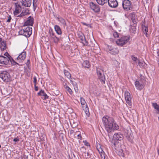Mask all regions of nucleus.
Segmentation results:
<instances>
[{
    "mask_svg": "<svg viewBox=\"0 0 159 159\" xmlns=\"http://www.w3.org/2000/svg\"><path fill=\"white\" fill-rule=\"evenodd\" d=\"M102 121L105 129L108 133L118 130L119 129L118 125L112 117L107 116H104L102 117Z\"/></svg>",
    "mask_w": 159,
    "mask_h": 159,
    "instance_id": "obj_1",
    "label": "nucleus"
},
{
    "mask_svg": "<svg viewBox=\"0 0 159 159\" xmlns=\"http://www.w3.org/2000/svg\"><path fill=\"white\" fill-rule=\"evenodd\" d=\"M23 29L19 31L20 35H23L26 37H29L32 34V28L29 26H23Z\"/></svg>",
    "mask_w": 159,
    "mask_h": 159,
    "instance_id": "obj_2",
    "label": "nucleus"
},
{
    "mask_svg": "<svg viewBox=\"0 0 159 159\" xmlns=\"http://www.w3.org/2000/svg\"><path fill=\"white\" fill-rule=\"evenodd\" d=\"M96 70L98 79L101 82L102 84H105L106 79L103 68L101 67H99L97 68Z\"/></svg>",
    "mask_w": 159,
    "mask_h": 159,
    "instance_id": "obj_3",
    "label": "nucleus"
},
{
    "mask_svg": "<svg viewBox=\"0 0 159 159\" xmlns=\"http://www.w3.org/2000/svg\"><path fill=\"white\" fill-rule=\"evenodd\" d=\"M129 39V36H122L116 41V43L119 46H122L128 42Z\"/></svg>",
    "mask_w": 159,
    "mask_h": 159,
    "instance_id": "obj_4",
    "label": "nucleus"
},
{
    "mask_svg": "<svg viewBox=\"0 0 159 159\" xmlns=\"http://www.w3.org/2000/svg\"><path fill=\"white\" fill-rule=\"evenodd\" d=\"M80 101L82 107L86 116H89L90 115L89 108L85 100L82 97L80 98Z\"/></svg>",
    "mask_w": 159,
    "mask_h": 159,
    "instance_id": "obj_5",
    "label": "nucleus"
},
{
    "mask_svg": "<svg viewBox=\"0 0 159 159\" xmlns=\"http://www.w3.org/2000/svg\"><path fill=\"white\" fill-rule=\"evenodd\" d=\"M145 83V80L141 78L137 80L135 82V85L136 89L139 90L142 89L144 86Z\"/></svg>",
    "mask_w": 159,
    "mask_h": 159,
    "instance_id": "obj_6",
    "label": "nucleus"
},
{
    "mask_svg": "<svg viewBox=\"0 0 159 159\" xmlns=\"http://www.w3.org/2000/svg\"><path fill=\"white\" fill-rule=\"evenodd\" d=\"M0 77L5 82H8L10 80L9 74L6 71H2L0 75Z\"/></svg>",
    "mask_w": 159,
    "mask_h": 159,
    "instance_id": "obj_7",
    "label": "nucleus"
},
{
    "mask_svg": "<svg viewBox=\"0 0 159 159\" xmlns=\"http://www.w3.org/2000/svg\"><path fill=\"white\" fill-rule=\"evenodd\" d=\"M131 2L129 0H124L122 1V5L124 10L126 11L129 10L131 8Z\"/></svg>",
    "mask_w": 159,
    "mask_h": 159,
    "instance_id": "obj_8",
    "label": "nucleus"
},
{
    "mask_svg": "<svg viewBox=\"0 0 159 159\" xmlns=\"http://www.w3.org/2000/svg\"><path fill=\"white\" fill-rule=\"evenodd\" d=\"M125 96L126 103L129 106H132L131 98L130 93L127 91H125Z\"/></svg>",
    "mask_w": 159,
    "mask_h": 159,
    "instance_id": "obj_9",
    "label": "nucleus"
},
{
    "mask_svg": "<svg viewBox=\"0 0 159 159\" xmlns=\"http://www.w3.org/2000/svg\"><path fill=\"white\" fill-rule=\"evenodd\" d=\"M90 8L95 12H99L100 11V7L98 5L94 3L93 2H91L89 4Z\"/></svg>",
    "mask_w": 159,
    "mask_h": 159,
    "instance_id": "obj_10",
    "label": "nucleus"
},
{
    "mask_svg": "<svg viewBox=\"0 0 159 159\" xmlns=\"http://www.w3.org/2000/svg\"><path fill=\"white\" fill-rule=\"evenodd\" d=\"M26 56V52H23L18 56L16 60L18 62H22L25 59Z\"/></svg>",
    "mask_w": 159,
    "mask_h": 159,
    "instance_id": "obj_11",
    "label": "nucleus"
},
{
    "mask_svg": "<svg viewBox=\"0 0 159 159\" xmlns=\"http://www.w3.org/2000/svg\"><path fill=\"white\" fill-rule=\"evenodd\" d=\"M79 38L81 41V43L84 45L87 46L88 44V42L85 39V37L84 34L80 33L78 34Z\"/></svg>",
    "mask_w": 159,
    "mask_h": 159,
    "instance_id": "obj_12",
    "label": "nucleus"
},
{
    "mask_svg": "<svg viewBox=\"0 0 159 159\" xmlns=\"http://www.w3.org/2000/svg\"><path fill=\"white\" fill-rule=\"evenodd\" d=\"M15 11H14V14L15 15H18L21 11V6L18 3H15Z\"/></svg>",
    "mask_w": 159,
    "mask_h": 159,
    "instance_id": "obj_13",
    "label": "nucleus"
},
{
    "mask_svg": "<svg viewBox=\"0 0 159 159\" xmlns=\"http://www.w3.org/2000/svg\"><path fill=\"white\" fill-rule=\"evenodd\" d=\"M108 4L111 7L115 8L118 5V3L116 0H108Z\"/></svg>",
    "mask_w": 159,
    "mask_h": 159,
    "instance_id": "obj_14",
    "label": "nucleus"
},
{
    "mask_svg": "<svg viewBox=\"0 0 159 159\" xmlns=\"http://www.w3.org/2000/svg\"><path fill=\"white\" fill-rule=\"evenodd\" d=\"M9 58L3 56H0V63L2 64L7 65L9 63Z\"/></svg>",
    "mask_w": 159,
    "mask_h": 159,
    "instance_id": "obj_15",
    "label": "nucleus"
},
{
    "mask_svg": "<svg viewBox=\"0 0 159 159\" xmlns=\"http://www.w3.org/2000/svg\"><path fill=\"white\" fill-rule=\"evenodd\" d=\"M34 24V19L31 16H29L27 21L25 22L23 26H27V25L32 26Z\"/></svg>",
    "mask_w": 159,
    "mask_h": 159,
    "instance_id": "obj_16",
    "label": "nucleus"
},
{
    "mask_svg": "<svg viewBox=\"0 0 159 159\" xmlns=\"http://www.w3.org/2000/svg\"><path fill=\"white\" fill-rule=\"evenodd\" d=\"M49 33L50 36L54 42L55 43H57L59 40V39L56 36L52 29L49 30Z\"/></svg>",
    "mask_w": 159,
    "mask_h": 159,
    "instance_id": "obj_17",
    "label": "nucleus"
},
{
    "mask_svg": "<svg viewBox=\"0 0 159 159\" xmlns=\"http://www.w3.org/2000/svg\"><path fill=\"white\" fill-rule=\"evenodd\" d=\"M97 149L100 154L102 159H105V154L103 150V147L101 146L99 147H98Z\"/></svg>",
    "mask_w": 159,
    "mask_h": 159,
    "instance_id": "obj_18",
    "label": "nucleus"
},
{
    "mask_svg": "<svg viewBox=\"0 0 159 159\" xmlns=\"http://www.w3.org/2000/svg\"><path fill=\"white\" fill-rule=\"evenodd\" d=\"M123 135L120 133L115 134L113 136V139L115 140H121L123 139Z\"/></svg>",
    "mask_w": 159,
    "mask_h": 159,
    "instance_id": "obj_19",
    "label": "nucleus"
},
{
    "mask_svg": "<svg viewBox=\"0 0 159 159\" xmlns=\"http://www.w3.org/2000/svg\"><path fill=\"white\" fill-rule=\"evenodd\" d=\"M22 5L26 7H30L31 4V0H22Z\"/></svg>",
    "mask_w": 159,
    "mask_h": 159,
    "instance_id": "obj_20",
    "label": "nucleus"
},
{
    "mask_svg": "<svg viewBox=\"0 0 159 159\" xmlns=\"http://www.w3.org/2000/svg\"><path fill=\"white\" fill-rule=\"evenodd\" d=\"M38 95L42 96L43 97H42V98L43 100H46L48 98V96L47 94L44 92L43 90H41L40 92L38 93Z\"/></svg>",
    "mask_w": 159,
    "mask_h": 159,
    "instance_id": "obj_21",
    "label": "nucleus"
},
{
    "mask_svg": "<svg viewBox=\"0 0 159 159\" xmlns=\"http://www.w3.org/2000/svg\"><path fill=\"white\" fill-rule=\"evenodd\" d=\"M109 48V51H110V53L113 54H118L119 52V50L117 48Z\"/></svg>",
    "mask_w": 159,
    "mask_h": 159,
    "instance_id": "obj_22",
    "label": "nucleus"
},
{
    "mask_svg": "<svg viewBox=\"0 0 159 159\" xmlns=\"http://www.w3.org/2000/svg\"><path fill=\"white\" fill-rule=\"evenodd\" d=\"M54 29L57 33L58 35H61L62 34L61 31L60 27L57 25L54 26Z\"/></svg>",
    "mask_w": 159,
    "mask_h": 159,
    "instance_id": "obj_23",
    "label": "nucleus"
},
{
    "mask_svg": "<svg viewBox=\"0 0 159 159\" xmlns=\"http://www.w3.org/2000/svg\"><path fill=\"white\" fill-rule=\"evenodd\" d=\"M6 42L5 41H3L0 43V48L2 51H3L6 49Z\"/></svg>",
    "mask_w": 159,
    "mask_h": 159,
    "instance_id": "obj_24",
    "label": "nucleus"
},
{
    "mask_svg": "<svg viewBox=\"0 0 159 159\" xmlns=\"http://www.w3.org/2000/svg\"><path fill=\"white\" fill-rule=\"evenodd\" d=\"M142 29L143 33L146 35H147L148 32V27L147 26L145 25H142Z\"/></svg>",
    "mask_w": 159,
    "mask_h": 159,
    "instance_id": "obj_25",
    "label": "nucleus"
},
{
    "mask_svg": "<svg viewBox=\"0 0 159 159\" xmlns=\"http://www.w3.org/2000/svg\"><path fill=\"white\" fill-rule=\"evenodd\" d=\"M82 66L85 68H88L90 67V65L88 61H84L82 63Z\"/></svg>",
    "mask_w": 159,
    "mask_h": 159,
    "instance_id": "obj_26",
    "label": "nucleus"
},
{
    "mask_svg": "<svg viewBox=\"0 0 159 159\" xmlns=\"http://www.w3.org/2000/svg\"><path fill=\"white\" fill-rule=\"evenodd\" d=\"M64 72L65 76L69 79H71V75L68 71L66 70H64Z\"/></svg>",
    "mask_w": 159,
    "mask_h": 159,
    "instance_id": "obj_27",
    "label": "nucleus"
},
{
    "mask_svg": "<svg viewBox=\"0 0 159 159\" xmlns=\"http://www.w3.org/2000/svg\"><path fill=\"white\" fill-rule=\"evenodd\" d=\"M96 1L99 4L103 5L107 2L108 0H96Z\"/></svg>",
    "mask_w": 159,
    "mask_h": 159,
    "instance_id": "obj_28",
    "label": "nucleus"
},
{
    "mask_svg": "<svg viewBox=\"0 0 159 159\" xmlns=\"http://www.w3.org/2000/svg\"><path fill=\"white\" fill-rule=\"evenodd\" d=\"M9 62L10 61L12 64L14 65H19V64H18L17 62H16L13 59V58L11 56L9 57Z\"/></svg>",
    "mask_w": 159,
    "mask_h": 159,
    "instance_id": "obj_29",
    "label": "nucleus"
},
{
    "mask_svg": "<svg viewBox=\"0 0 159 159\" xmlns=\"http://www.w3.org/2000/svg\"><path fill=\"white\" fill-rule=\"evenodd\" d=\"M58 21H59L64 26H65L66 23L64 19L61 17H60L58 18Z\"/></svg>",
    "mask_w": 159,
    "mask_h": 159,
    "instance_id": "obj_30",
    "label": "nucleus"
},
{
    "mask_svg": "<svg viewBox=\"0 0 159 159\" xmlns=\"http://www.w3.org/2000/svg\"><path fill=\"white\" fill-rule=\"evenodd\" d=\"M152 106L157 111L158 113H159V105L156 103H152Z\"/></svg>",
    "mask_w": 159,
    "mask_h": 159,
    "instance_id": "obj_31",
    "label": "nucleus"
},
{
    "mask_svg": "<svg viewBox=\"0 0 159 159\" xmlns=\"http://www.w3.org/2000/svg\"><path fill=\"white\" fill-rule=\"evenodd\" d=\"M145 64V63L144 62L139 60L137 65H139L141 68H142L144 67Z\"/></svg>",
    "mask_w": 159,
    "mask_h": 159,
    "instance_id": "obj_32",
    "label": "nucleus"
},
{
    "mask_svg": "<svg viewBox=\"0 0 159 159\" xmlns=\"http://www.w3.org/2000/svg\"><path fill=\"white\" fill-rule=\"evenodd\" d=\"M131 58L132 60L134 62V64H135L136 65H137V63L139 60L137 58V57L133 56H132L131 57Z\"/></svg>",
    "mask_w": 159,
    "mask_h": 159,
    "instance_id": "obj_33",
    "label": "nucleus"
},
{
    "mask_svg": "<svg viewBox=\"0 0 159 159\" xmlns=\"http://www.w3.org/2000/svg\"><path fill=\"white\" fill-rule=\"evenodd\" d=\"M143 2L145 6H148L150 2V0H143Z\"/></svg>",
    "mask_w": 159,
    "mask_h": 159,
    "instance_id": "obj_34",
    "label": "nucleus"
},
{
    "mask_svg": "<svg viewBox=\"0 0 159 159\" xmlns=\"http://www.w3.org/2000/svg\"><path fill=\"white\" fill-rule=\"evenodd\" d=\"M74 90L76 93H77L78 92L79 89H78V87H77V85L76 83H74Z\"/></svg>",
    "mask_w": 159,
    "mask_h": 159,
    "instance_id": "obj_35",
    "label": "nucleus"
},
{
    "mask_svg": "<svg viewBox=\"0 0 159 159\" xmlns=\"http://www.w3.org/2000/svg\"><path fill=\"white\" fill-rule=\"evenodd\" d=\"M65 89H66V91L69 93L70 94H71L72 93V91L68 86H66Z\"/></svg>",
    "mask_w": 159,
    "mask_h": 159,
    "instance_id": "obj_36",
    "label": "nucleus"
},
{
    "mask_svg": "<svg viewBox=\"0 0 159 159\" xmlns=\"http://www.w3.org/2000/svg\"><path fill=\"white\" fill-rule=\"evenodd\" d=\"M136 28L135 26H132L130 28V31L133 33H134L136 31Z\"/></svg>",
    "mask_w": 159,
    "mask_h": 159,
    "instance_id": "obj_37",
    "label": "nucleus"
},
{
    "mask_svg": "<svg viewBox=\"0 0 159 159\" xmlns=\"http://www.w3.org/2000/svg\"><path fill=\"white\" fill-rule=\"evenodd\" d=\"M119 155L120 156H122L123 157H124V156H125L124 153L123 152V150L122 149H121L120 150V151H119Z\"/></svg>",
    "mask_w": 159,
    "mask_h": 159,
    "instance_id": "obj_38",
    "label": "nucleus"
},
{
    "mask_svg": "<svg viewBox=\"0 0 159 159\" xmlns=\"http://www.w3.org/2000/svg\"><path fill=\"white\" fill-rule=\"evenodd\" d=\"M114 37L115 38H118L119 37V34L116 31L114 32L113 34Z\"/></svg>",
    "mask_w": 159,
    "mask_h": 159,
    "instance_id": "obj_39",
    "label": "nucleus"
},
{
    "mask_svg": "<svg viewBox=\"0 0 159 159\" xmlns=\"http://www.w3.org/2000/svg\"><path fill=\"white\" fill-rule=\"evenodd\" d=\"M77 136L78 137V139H79L80 140H81L82 139V137L80 133V134H78L77 135Z\"/></svg>",
    "mask_w": 159,
    "mask_h": 159,
    "instance_id": "obj_40",
    "label": "nucleus"
},
{
    "mask_svg": "<svg viewBox=\"0 0 159 159\" xmlns=\"http://www.w3.org/2000/svg\"><path fill=\"white\" fill-rule=\"evenodd\" d=\"M4 55L6 56L7 58H9L11 56L9 55L7 52H6L4 54Z\"/></svg>",
    "mask_w": 159,
    "mask_h": 159,
    "instance_id": "obj_41",
    "label": "nucleus"
},
{
    "mask_svg": "<svg viewBox=\"0 0 159 159\" xmlns=\"http://www.w3.org/2000/svg\"><path fill=\"white\" fill-rule=\"evenodd\" d=\"M34 85H36L37 83V78L35 76L34 77Z\"/></svg>",
    "mask_w": 159,
    "mask_h": 159,
    "instance_id": "obj_42",
    "label": "nucleus"
},
{
    "mask_svg": "<svg viewBox=\"0 0 159 159\" xmlns=\"http://www.w3.org/2000/svg\"><path fill=\"white\" fill-rule=\"evenodd\" d=\"M83 142L84 143V144L87 146H89V143L86 141H84Z\"/></svg>",
    "mask_w": 159,
    "mask_h": 159,
    "instance_id": "obj_43",
    "label": "nucleus"
},
{
    "mask_svg": "<svg viewBox=\"0 0 159 159\" xmlns=\"http://www.w3.org/2000/svg\"><path fill=\"white\" fill-rule=\"evenodd\" d=\"M25 15V13H24L23 12H21L20 15H18V16H17L18 17H22L24 16Z\"/></svg>",
    "mask_w": 159,
    "mask_h": 159,
    "instance_id": "obj_44",
    "label": "nucleus"
},
{
    "mask_svg": "<svg viewBox=\"0 0 159 159\" xmlns=\"http://www.w3.org/2000/svg\"><path fill=\"white\" fill-rule=\"evenodd\" d=\"M131 19L132 20H134L135 19V15L132 14L131 15Z\"/></svg>",
    "mask_w": 159,
    "mask_h": 159,
    "instance_id": "obj_45",
    "label": "nucleus"
},
{
    "mask_svg": "<svg viewBox=\"0 0 159 159\" xmlns=\"http://www.w3.org/2000/svg\"><path fill=\"white\" fill-rule=\"evenodd\" d=\"M11 16H9L8 17V19H7V22H10L11 21Z\"/></svg>",
    "mask_w": 159,
    "mask_h": 159,
    "instance_id": "obj_46",
    "label": "nucleus"
},
{
    "mask_svg": "<svg viewBox=\"0 0 159 159\" xmlns=\"http://www.w3.org/2000/svg\"><path fill=\"white\" fill-rule=\"evenodd\" d=\"M13 141L15 142H18L19 141V139L17 137L13 139Z\"/></svg>",
    "mask_w": 159,
    "mask_h": 159,
    "instance_id": "obj_47",
    "label": "nucleus"
},
{
    "mask_svg": "<svg viewBox=\"0 0 159 159\" xmlns=\"http://www.w3.org/2000/svg\"><path fill=\"white\" fill-rule=\"evenodd\" d=\"M35 90L36 91H37L38 90V88L36 86V85H34Z\"/></svg>",
    "mask_w": 159,
    "mask_h": 159,
    "instance_id": "obj_48",
    "label": "nucleus"
},
{
    "mask_svg": "<svg viewBox=\"0 0 159 159\" xmlns=\"http://www.w3.org/2000/svg\"><path fill=\"white\" fill-rule=\"evenodd\" d=\"M25 72H26V73L27 74V75H30V72H29L28 71H26V70H25Z\"/></svg>",
    "mask_w": 159,
    "mask_h": 159,
    "instance_id": "obj_49",
    "label": "nucleus"
},
{
    "mask_svg": "<svg viewBox=\"0 0 159 159\" xmlns=\"http://www.w3.org/2000/svg\"><path fill=\"white\" fill-rule=\"evenodd\" d=\"M157 56L159 58V49L157 50Z\"/></svg>",
    "mask_w": 159,
    "mask_h": 159,
    "instance_id": "obj_50",
    "label": "nucleus"
},
{
    "mask_svg": "<svg viewBox=\"0 0 159 159\" xmlns=\"http://www.w3.org/2000/svg\"><path fill=\"white\" fill-rule=\"evenodd\" d=\"M132 21H133V23L134 24H136L137 22H136V21L135 20V19H134V20H132Z\"/></svg>",
    "mask_w": 159,
    "mask_h": 159,
    "instance_id": "obj_51",
    "label": "nucleus"
},
{
    "mask_svg": "<svg viewBox=\"0 0 159 159\" xmlns=\"http://www.w3.org/2000/svg\"><path fill=\"white\" fill-rule=\"evenodd\" d=\"M74 132V131H73L72 130H71L70 132V134H72Z\"/></svg>",
    "mask_w": 159,
    "mask_h": 159,
    "instance_id": "obj_52",
    "label": "nucleus"
},
{
    "mask_svg": "<svg viewBox=\"0 0 159 159\" xmlns=\"http://www.w3.org/2000/svg\"><path fill=\"white\" fill-rule=\"evenodd\" d=\"M35 0H33V6L34 7V2H35Z\"/></svg>",
    "mask_w": 159,
    "mask_h": 159,
    "instance_id": "obj_53",
    "label": "nucleus"
},
{
    "mask_svg": "<svg viewBox=\"0 0 159 159\" xmlns=\"http://www.w3.org/2000/svg\"><path fill=\"white\" fill-rule=\"evenodd\" d=\"M66 86H68L66 83H65V84H64V87H65V89H66Z\"/></svg>",
    "mask_w": 159,
    "mask_h": 159,
    "instance_id": "obj_54",
    "label": "nucleus"
},
{
    "mask_svg": "<svg viewBox=\"0 0 159 159\" xmlns=\"http://www.w3.org/2000/svg\"><path fill=\"white\" fill-rule=\"evenodd\" d=\"M157 152L158 155H159V148H157Z\"/></svg>",
    "mask_w": 159,
    "mask_h": 159,
    "instance_id": "obj_55",
    "label": "nucleus"
},
{
    "mask_svg": "<svg viewBox=\"0 0 159 159\" xmlns=\"http://www.w3.org/2000/svg\"><path fill=\"white\" fill-rule=\"evenodd\" d=\"M2 41V39L1 38H0V43Z\"/></svg>",
    "mask_w": 159,
    "mask_h": 159,
    "instance_id": "obj_56",
    "label": "nucleus"
},
{
    "mask_svg": "<svg viewBox=\"0 0 159 159\" xmlns=\"http://www.w3.org/2000/svg\"><path fill=\"white\" fill-rule=\"evenodd\" d=\"M27 63H30V60H28V61H27Z\"/></svg>",
    "mask_w": 159,
    "mask_h": 159,
    "instance_id": "obj_57",
    "label": "nucleus"
},
{
    "mask_svg": "<svg viewBox=\"0 0 159 159\" xmlns=\"http://www.w3.org/2000/svg\"><path fill=\"white\" fill-rule=\"evenodd\" d=\"M83 24H84V25H86V23H83Z\"/></svg>",
    "mask_w": 159,
    "mask_h": 159,
    "instance_id": "obj_58",
    "label": "nucleus"
},
{
    "mask_svg": "<svg viewBox=\"0 0 159 159\" xmlns=\"http://www.w3.org/2000/svg\"><path fill=\"white\" fill-rule=\"evenodd\" d=\"M59 93V92H57V93H58V94H57V95H58Z\"/></svg>",
    "mask_w": 159,
    "mask_h": 159,
    "instance_id": "obj_59",
    "label": "nucleus"
},
{
    "mask_svg": "<svg viewBox=\"0 0 159 159\" xmlns=\"http://www.w3.org/2000/svg\"><path fill=\"white\" fill-rule=\"evenodd\" d=\"M1 145H0V148H1Z\"/></svg>",
    "mask_w": 159,
    "mask_h": 159,
    "instance_id": "obj_60",
    "label": "nucleus"
},
{
    "mask_svg": "<svg viewBox=\"0 0 159 159\" xmlns=\"http://www.w3.org/2000/svg\"><path fill=\"white\" fill-rule=\"evenodd\" d=\"M0 75H1V73L0 72Z\"/></svg>",
    "mask_w": 159,
    "mask_h": 159,
    "instance_id": "obj_61",
    "label": "nucleus"
}]
</instances>
